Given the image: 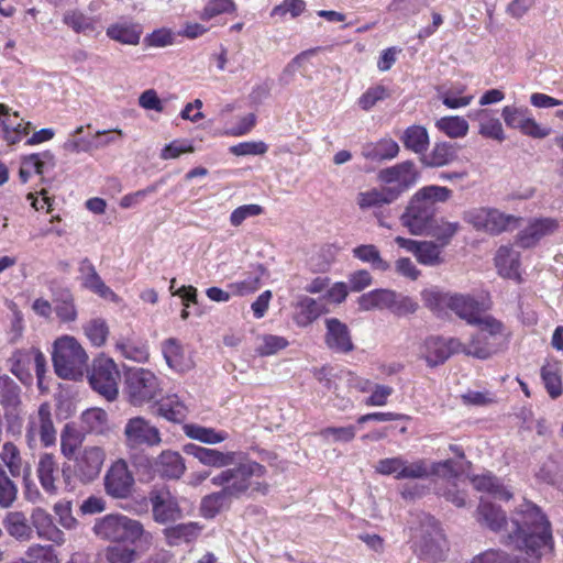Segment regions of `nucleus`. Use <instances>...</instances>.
I'll return each mask as SVG.
<instances>
[{
  "instance_id": "61",
  "label": "nucleus",
  "mask_w": 563,
  "mask_h": 563,
  "mask_svg": "<svg viewBox=\"0 0 563 563\" xmlns=\"http://www.w3.org/2000/svg\"><path fill=\"white\" fill-rule=\"evenodd\" d=\"M55 312L62 322H71L77 318V309L74 303L73 296L69 292L62 295V298L56 301Z\"/></svg>"
},
{
  "instance_id": "63",
  "label": "nucleus",
  "mask_w": 563,
  "mask_h": 563,
  "mask_svg": "<svg viewBox=\"0 0 563 563\" xmlns=\"http://www.w3.org/2000/svg\"><path fill=\"white\" fill-rule=\"evenodd\" d=\"M32 563H59L56 552L51 545H33L26 552Z\"/></svg>"
},
{
  "instance_id": "42",
  "label": "nucleus",
  "mask_w": 563,
  "mask_h": 563,
  "mask_svg": "<svg viewBox=\"0 0 563 563\" xmlns=\"http://www.w3.org/2000/svg\"><path fill=\"white\" fill-rule=\"evenodd\" d=\"M401 142L407 150L423 154L430 144L429 133L422 125H411L404 131Z\"/></svg>"
},
{
  "instance_id": "2",
  "label": "nucleus",
  "mask_w": 563,
  "mask_h": 563,
  "mask_svg": "<svg viewBox=\"0 0 563 563\" xmlns=\"http://www.w3.org/2000/svg\"><path fill=\"white\" fill-rule=\"evenodd\" d=\"M235 465L233 468L222 471L213 477V485L221 490L213 492V515L233 498L251 490L266 494L267 485L260 479L265 474V467L257 462L245 460L240 453L220 452L213 450V467Z\"/></svg>"
},
{
  "instance_id": "58",
  "label": "nucleus",
  "mask_w": 563,
  "mask_h": 563,
  "mask_svg": "<svg viewBox=\"0 0 563 563\" xmlns=\"http://www.w3.org/2000/svg\"><path fill=\"white\" fill-rule=\"evenodd\" d=\"M18 496L16 485L8 476L5 470L0 464V507L9 508L13 505Z\"/></svg>"
},
{
  "instance_id": "11",
  "label": "nucleus",
  "mask_w": 563,
  "mask_h": 563,
  "mask_svg": "<svg viewBox=\"0 0 563 563\" xmlns=\"http://www.w3.org/2000/svg\"><path fill=\"white\" fill-rule=\"evenodd\" d=\"M10 371L20 380L30 377V372L34 368L37 386L43 388L45 373H46V358L44 354L36 347L16 350L9 358Z\"/></svg>"
},
{
  "instance_id": "31",
  "label": "nucleus",
  "mask_w": 563,
  "mask_h": 563,
  "mask_svg": "<svg viewBox=\"0 0 563 563\" xmlns=\"http://www.w3.org/2000/svg\"><path fill=\"white\" fill-rule=\"evenodd\" d=\"M107 36L125 45H136L140 42L142 26L132 21L122 20L107 27Z\"/></svg>"
},
{
  "instance_id": "7",
  "label": "nucleus",
  "mask_w": 563,
  "mask_h": 563,
  "mask_svg": "<svg viewBox=\"0 0 563 563\" xmlns=\"http://www.w3.org/2000/svg\"><path fill=\"white\" fill-rule=\"evenodd\" d=\"M158 377L143 367L129 368L124 374V393L133 406H142L161 394Z\"/></svg>"
},
{
  "instance_id": "54",
  "label": "nucleus",
  "mask_w": 563,
  "mask_h": 563,
  "mask_svg": "<svg viewBox=\"0 0 563 563\" xmlns=\"http://www.w3.org/2000/svg\"><path fill=\"white\" fill-rule=\"evenodd\" d=\"M84 331L88 340L95 346H102L109 335V328L106 320L101 318H95L89 320L84 325Z\"/></svg>"
},
{
  "instance_id": "6",
  "label": "nucleus",
  "mask_w": 563,
  "mask_h": 563,
  "mask_svg": "<svg viewBox=\"0 0 563 563\" xmlns=\"http://www.w3.org/2000/svg\"><path fill=\"white\" fill-rule=\"evenodd\" d=\"M52 361L58 377L77 380L87 371L88 354L76 338L63 335L53 344Z\"/></svg>"
},
{
  "instance_id": "53",
  "label": "nucleus",
  "mask_w": 563,
  "mask_h": 563,
  "mask_svg": "<svg viewBox=\"0 0 563 563\" xmlns=\"http://www.w3.org/2000/svg\"><path fill=\"white\" fill-rule=\"evenodd\" d=\"M137 556L139 554L135 548L121 543L109 545L104 550L107 563H134Z\"/></svg>"
},
{
  "instance_id": "17",
  "label": "nucleus",
  "mask_w": 563,
  "mask_h": 563,
  "mask_svg": "<svg viewBox=\"0 0 563 563\" xmlns=\"http://www.w3.org/2000/svg\"><path fill=\"white\" fill-rule=\"evenodd\" d=\"M134 486V477L124 460L115 461L104 476V489L113 498H128Z\"/></svg>"
},
{
  "instance_id": "56",
  "label": "nucleus",
  "mask_w": 563,
  "mask_h": 563,
  "mask_svg": "<svg viewBox=\"0 0 563 563\" xmlns=\"http://www.w3.org/2000/svg\"><path fill=\"white\" fill-rule=\"evenodd\" d=\"M441 246L431 241H421L416 254L417 261L426 266H435L442 262Z\"/></svg>"
},
{
  "instance_id": "52",
  "label": "nucleus",
  "mask_w": 563,
  "mask_h": 563,
  "mask_svg": "<svg viewBox=\"0 0 563 563\" xmlns=\"http://www.w3.org/2000/svg\"><path fill=\"white\" fill-rule=\"evenodd\" d=\"M452 292H444L437 287H431L421 291L423 303L437 313H442L448 309Z\"/></svg>"
},
{
  "instance_id": "36",
  "label": "nucleus",
  "mask_w": 563,
  "mask_h": 563,
  "mask_svg": "<svg viewBox=\"0 0 563 563\" xmlns=\"http://www.w3.org/2000/svg\"><path fill=\"white\" fill-rule=\"evenodd\" d=\"M472 484L477 490L498 499L509 500L512 497V492L492 473L473 476Z\"/></svg>"
},
{
  "instance_id": "29",
  "label": "nucleus",
  "mask_w": 563,
  "mask_h": 563,
  "mask_svg": "<svg viewBox=\"0 0 563 563\" xmlns=\"http://www.w3.org/2000/svg\"><path fill=\"white\" fill-rule=\"evenodd\" d=\"M36 474L42 488L51 494L56 495L58 487L56 485L58 476V466L55 456L52 453H44L40 456Z\"/></svg>"
},
{
  "instance_id": "39",
  "label": "nucleus",
  "mask_w": 563,
  "mask_h": 563,
  "mask_svg": "<svg viewBox=\"0 0 563 563\" xmlns=\"http://www.w3.org/2000/svg\"><path fill=\"white\" fill-rule=\"evenodd\" d=\"M86 434L74 423H66L60 432V453L64 457L71 460L75 453L85 441Z\"/></svg>"
},
{
  "instance_id": "8",
  "label": "nucleus",
  "mask_w": 563,
  "mask_h": 563,
  "mask_svg": "<svg viewBox=\"0 0 563 563\" xmlns=\"http://www.w3.org/2000/svg\"><path fill=\"white\" fill-rule=\"evenodd\" d=\"M57 432L53 421L52 408L48 402L40 405L37 410L27 418L25 441L30 449H35L40 442L49 448L56 443Z\"/></svg>"
},
{
  "instance_id": "32",
  "label": "nucleus",
  "mask_w": 563,
  "mask_h": 563,
  "mask_svg": "<svg viewBox=\"0 0 563 563\" xmlns=\"http://www.w3.org/2000/svg\"><path fill=\"white\" fill-rule=\"evenodd\" d=\"M399 153L398 143L390 137H383L363 146L362 155L369 161L383 162L394 159Z\"/></svg>"
},
{
  "instance_id": "27",
  "label": "nucleus",
  "mask_w": 563,
  "mask_h": 563,
  "mask_svg": "<svg viewBox=\"0 0 563 563\" xmlns=\"http://www.w3.org/2000/svg\"><path fill=\"white\" fill-rule=\"evenodd\" d=\"M79 420L85 434L107 435L111 431L109 416L101 408L86 409L81 412Z\"/></svg>"
},
{
  "instance_id": "59",
  "label": "nucleus",
  "mask_w": 563,
  "mask_h": 563,
  "mask_svg": "<svg viewBox=\"0 0 563 563\" xmlns=\"http://www.w3.org/2000/svg\"><path fill=\"white\" fill-rule=\"evenodd\" d=\"M82 285L91 290L92 292L97 294L103 299L118 302L119 297L115 292H113L101 279L98 273L89 275L86 277V279L82 282Z\"/></svg>"
},
{
  "instance_id": "20",
  "label": "nucleus",
  "mask_w": 563,
  "mask_h": 563,
  "mask_svg": "<svg viewBox=\"0 0 563 563\" xmlns=\"http://www.w3.org/2000/svg\"><path fill=\"white\" fill-rule=\"evenodd\" d=\"M153 518L158 523L176 521L181 517L177 498L166 487L152 490L150 494Z\"/></svg>"
},
{
  "instance_id": "23",
  "label": "nucleus",
  "mask_w": 563,
  "mask_h": 563,
  "mask_svg": "<svg viewBox=\"0 0 563 563\" xmlns=\"http://www.w3.org/2000/svg\"><path fill=\"white\" fill-rule=\"evenodd\" d=\"M153 468L162 478L179 479L186 471V464L178 452L165 450L155 459Z\"/></svg>"
},
{
  "instance_id": "44",
  "label": "nucleus",
  "mask_w": 563,
  "mask_h": 563,
  "mask_svg": "<svg viewBox=\"0 0 563 563\" xmlns=\"http://www.w3.org/2000/svg\"><path fill=\"white\" fill-rule=\"evenodd\" d=\"M461 224L457 221H448L443 218L433 220L424 235L434 238L440 246H446L453 236L460 231Z\"/></svg>"
},
{
  "instance_id": "1",
  "label": "nucleus",
  "mask_w": 563,
  "mask_h": 563,
  "mask_svg": "<svg viewBox=\"0 0 563 563\" xmlns=\"http://www.w3.org/2000/svg\"><path fill=\"white\" fill-rule=\"evenodd\" d=\"M477 520L498 533L503 543L526 554L521 563H538L543 554L553 549L551 523L542 509L530 500L523 499L507 520L499 506L482 498Z\"/></svg>"
},
{
  "instance_id": "15",
  "label": "nucleus",
  "mask_w": 563,
  "mask_h": 563,
  "mask_svg": "<svg viewBox=\"0 0 563 563\" xmlns=\"http://www.w3.org/2000/svg\"><path fill=\"white\" fill-rule=\"evenodd\" d=\"M106 451L99 445H86L74 457V473L80 483L87 484L95 481L104 464Z\"/></svg>"
},
{
  "instance_id": "18",
  "label": "nucleus",
  "mask_w": 563,
  "mask_h": 563,
  "mask_svg": "<svg viewBox=\"0 0 563 563\" xmlns=\"http://www.w3.org/2000/svg\"><path fill=\"white\" fill-rule=\"evenodd\" d=\"M463 343L455 338H428L420 350L421 357L431 367L443 364L452 354L463 353Z\"/></svg>"
},
{
  "instance_id": "25",
  "label": "nucleus",
  "mask_w": 563,
  "mask_h": 563,
  "mask_svg": "<svg viewBox=\"0 0 563 563\" xmlns=\"http://www.w3.org/2000/svg\"><path fill=\"white\" fill-rule=\"evenodd\" d=\"M325 343L331 350L341 353H347L353 350L354 346L346 324L335 318H331L325 320Z\"/></svg>"
},
{
  "instance_id": "13",
  "label": "nucleus",
  "mask_w": 563,
  "mask_h": 563,
  "mask_svg": "<svg viewBox=\"0 0 563 563\" xmlns=\"http://www.w3.org/2000/svg\"><path fill=\"white\" fill-rule=\"evenodd\" d=\"M378 180L386 185V189L393 191V198L397 200L404 192L410 189L419 179V173L410 161H405L378 172Z\"/></svg>"
},
{
  "instance_id": "5",
  "label": "nucleus",
  "mask_w": 563,
  "mask_h": 563,
  "mask_svg": "<svg viewBox=\"0 0 563 563\" xmlns=\"http://www.w3.org/2000/svg\"><path fill=\"white\" fill-rule=\"evenodd\" d=\"M92 530L98 538L104 541L139 543L142 551H147L153 545V533L145 530L139 520L125 515L110 514L98 518Z\"/></svg>"
},
{
  "instance_id": "64",
  "label": "nucleus",
  "mask_w": 563,
  "mask_h": 563,
  "mask_svg": "<svg viewBox=\"0 0 563 563\" xmlns=\"http://www.w3.org/2000/svg\"><path fill=\"white\" fill-rule=\"evenodd\" d=\"M468 563H521V561L518 556L511 558L504 551L488 550L476 555Z\"/></svg>"
},
{
  "instance_id": "19",
  "label": "nucleus",
  "mask_w": 563,
  "mask_h": 563,
  "mask_svg": "<svg viewBox=\"0 0 563 563\" xmlns=\"http://www.w3.org/2000/svg\"><path fill=\"white\" fill-rule=\"evenodd\" d=\"M32 124L20 118L18 111L0 103V137L9 145L21 142L29 135Z\"/></svg>"
},
{
  "instance_id": "21",
  "label": "nucleus",
  "mask_w": 563,
  "mask_h": 563,
  "mask_svg": "<svg viewBox=\"0 0 563 563\" xmlns=\"http://www.w3.org/2000/svg\"><path fill=\"white\" fill-rule=\"evenodd\" d=\"M559 228V222L554 218H539L532 220L526 229L517 235V243L529 249L534 246L542 238L552 234Z\"/></svg>"
},
{
  "instance_id": "26",
  "label": "nucleus",
  "mask_w": 563,
  "mask_h": 563,
  "mask_svg": "<svg viewBox=\"0 0 563 563\" xmlns=\"http://www.w3.org/2000/svg\"><path fill=\"white\" fill-rule=\"evenodd\" d=\"M31 520L40 538L52 541L57 545L65 542L64 532L57 528L52 516L44 509L40 507L33 509Z\"/></svg>"
},
{
  "instance_id": "33",
  "label": "nucleus",
  "mask_w": 563,
  "mask_h": 563,
  "mask_svg": "<svg viewBox=\"0 0 563 563\" xmlns=\"http://www.w3.org/2000/svg\"><path fill=\"white\" fill-rule=\"evenodd\" d=\"M162 352L167 365L176 372H186L191 366V361L186 355L180 342L169 338L162 343Z\"/></svg>"
},
{
  "instance_id": "35",
  "label": "nucleus",
  "mask_w": 563,
  "mask_h": 563,
  "mask_svg": "<svg viewBox=\"0 0 563 563\" xmlns=\"http://www.w3.org/2000/svg\"><path fill=\"white\" fill-rule=\"evenodd\" d=\"M541 379L549 396L552 399L559 398L563 394L561 362L558 360H547L541 367Z\"/></svg>"
},
{
  "instance_id": "10",
  "label": "nucleus",
  "mask_w": 563,
  "mask_h": 563,
  "mask_svg": "<svg viewBox=\"0 0 563 563\" xmlns=\"http://www.w3.org/2000/svg\"><path fill=\"white\" fill-rule=\"evenodd\" d=\"M464 220L477 231L499 234L517 228L520 218L504 213L495 208L482 207L465 212Z\"/></svg>"
},
{
  "instance_id": "50",
  "label": "nucleus",
  "mask_w": 563,
  "mask_h": 563,
  "mask_svg": "<svg viewBox=\"0 0 563 563\" xmlns=\"http://www.w3.org/2000/svg\"><path fill=\"white\" fill-rule=\"evenodd\" d=\"M115 351L123 357L137 363H145L148 361L150 353L145 344L135 343L129 339H119L115 342Z\"/></svg>"
},
{
  "instance_id": "40",
  "label": "nucleus",
  "mask_w": 563,
  "mask_h": 563,
  "mask_svg": "<svg viewBox=\"0 0 563 563\" xmlns=\"http://www.w3.org/2000/svg\"><path fill=\"white\" fill-rule=\"evenodd\" d=\"M456 158V145L449 142H439L434 144L431 152L423 158V164L429 167H442L453 163Z\"/></svg>"
},
{
  "instance_id": "46",
  "label": "nucleus",
  "mask_w": 563,
  "mask_h": 563,
  "mask_svg": "<svg viewBox=\"0 0 563 563\" xmlns=\"http://www.w3.org/2000/svg\"><path fill=\"white\" fill-rule=\"evenodd\" d=\"M435 126L450 139H462L470 130L468 122L460 115L442 117L437 120Z\"/></svg>"
},
{
  "instance_id": "3",
  "label": "nucleus",
  "mask_w": 563,
  "mask_h": 563,
  "mask_svg": "<svg viewBox=\"0 0 563 563\" xmlns=\"http://www.w3.org/2000/svg\"><path fill=\"white\" fill-rule=\"evenodd\" d=\"M374 468L377 474L393 476L397 481L427 479L435 476L444 478L453 485L461 471L453 460L429 462L426 459H416L408 461L402 455L382 459Z\"/></svg>"
},
{
  "instance_id": "34",
  "label": "nucleus",
  "mask_w": 563,
  "mask_h": 563,
  "mask_svg": "<svg viewBox=\"0 0 563 563\" xmlns=\"http://www.w3.org/2000/svg\"><path fill=\"white\" fill-rule=\"evenodd\" d=\"M391 192L385 187L360 191L356 195V205L362 211L379 209L396 201Z\"/></svg>"
},
{
  "instance_id": "51",
  "label": "nucleus",
  "mask_w": 563,
  "mask_h": 563,
  "mask_svg": "<svg viewBox=\"0 0 563 563\" xmlns=\"http://www.w3.org/2000/svg\"><path fill=\"white\" fill-rule=\"evenodd\" d=\"M288 345V340L282 335L262 334L257 336L255 351L261 356H271L286 349Z\"/></svg>"
},
{
  "instance_id": "43",
  "label": "nucleus",
  "mask_w": 563,
  "mask_h": 563,
  "mask_svg": "<svg viewBox=\"0 0 563 563\" xmlns=\"http://www.w3.org/2000/svg\"><path fill=\"white\" fill-rule=\"evenodd\" d=\"M322 313V305L310 297H302L296 305L294 320L299 327H307Z\"/></svg>"
},
{
  "instance_id": "49",
  "label": "nucleus",
  "mask_w": 563,
  "mask_h": 563,
  "mask_svg": "<svg viewBox=\"0 0 563 563\" xmlns=\"http://www.w3.org/2000/svg\"><path fill=\"white\" fill-rule=\"evenodd\" d=\"M63 22L74 32L86 34L87 32L95 31L98 20L79 10H68L63 15Z\"/></svg>"
},
{
  "instance_id": "48",
  "label": "nucleus",
  "mask_w": 563,
  "mask_h": 563,
  "mask_svg": "<svg viewBox=\"0 0 563 563\" xmlns=\"http://www.w3.org/2000/svg\"><path fill=\"white\" fill-rule=\"evenodd\" d=\"M353 256L363 263L369 264L374 269L386 272L390 268V264L385 261L373 244H362L353 249Z\"/></svg>"
},
{
  "instance_id": "14",
  "label": "nucleus",
  "mask_w": 563,
  "mask_h": 563,
  "mask_svg": "<svg viewBox=\"0 0 563 563\" xmlns=\"http://www.w3.org/2000/svg\"><path fill=\"white\" fill-rule=\"evenodd\" d=\"M501 118L509 129L518 130L523 135L544 139L551 134V129L540 125L527 107L505 106Z\"/></svg>"
},
{
  "instance_id": "41",
  "label": "nucleus",
  "mask_w": 563,
  "mask_h": 563,
  "mask_svg": "<svg viewBox=\"0 0 563 563\" xmlns=\"http://www.w3.org/2000/svg\"><path fill=\"white\" fill-rule=\"evenodd\" d=\"M395 298V290L391 289H375L363 294L358 298L360 309L369 311L373 309H388L390 310L393 300Z\"/></svg>"
},
{
  "instance_id": "47",
  "label": "nucleus",
  "mask_w": 563,
  "mask_h": 563,
  "mask_svg": "<svg viewBox=\"0 0 563 563\" xmlns=\"http://www.w3.org/2000/svg\"><path fill=\"white\" fill-rule=\"evenodd\" d=\"M4 527L8 533L18 540H29L32 536V528L22 511L9 512L4 519Z\"/></svg>"
},
{
  "instance_id": "55",
  "label": "nucleus",
  "mask_w": 563,
  "mask_h": 563,
  "mask_svg": "<svg viewBox=\"0 0 563 563\" xmlns=\"http://www.w3.org/2000/svg\"><path fill=\"white\" fill-rule=\"evenodd\" d=\"M0 405L4 410L19 409L22 405L21 388L10 377L8 382L0 387Z\"/></svg>"
},
{
  "instance_id": "45",
  "label": "nucleus",
  "mask_w": 563,
  "mask_h": 563,
  "mask_svg": "<svg viewBox=\"0 0 563 563\" xmlns=\"http://www.w3.org/2000/svg\"><path fill=\"white\" fill-rule=\"evenodd\" d=\"M265 275V267L258 264L252 267V271L245 279L230 284L229 288L234 296H245L252 294L260 288L262 279Z\"/></svg>"
},
{
  "instance_id": "9",
  "label": "nucleus",
  "mask_w": 563,
  "mask_h": 563,
  "mask_svg": "<svg viewBox=\"0 0 563 563\" xmlns=\"http://www.w3.org/2000/svg\"><path fill=\"white\" fill-rule=\"evenodd\" d=\"M119 380L120 372L112 358L100 355L93 360L89 383L95 391L112 401L119 395Z\"/></svg>"
},
{
  "instance_id": "38",
  "label": "nucleus",
  "mask_w": 563,
  "mask_h": 563,
  "mask_svg": "<svg viewBox=\"0 0 563 563\" xmlns=\"http://www.w3.org/2000/svg\"><path fill=\"white\" fill-rule=\"evenodd\" d=\"M158 415L172 422H183L188 413V407L178 395H168L158 404Z\"/></svg>"
},
{
  "instance_id": "16",
  "label": "nucleus",
  "mask_w": 563,
  "mask_h": 563,
  "mask_svg": "<svg viewBox=\"0 0 563 563\" xmlns=\"http://www.w3.org/2000/svg\"><path fill=\"white\" fill-rule=\"evenodd\" d=\"M123 433L125 444L130 449L157 446L162 443L159 430L143 417L129 419Z\"/></svg>"
},
{
  "instance_id": "60",
  "label": "nucleus",
  "mask_w": 563,
  "mask_h": 563,
  "mask_svg": "<svg viewBox=\"0 0 563 563\" xmlns=\"http://www.w3.org/2000/svg\"><path fill=\"white\" fill-rule=\"evenodd\" d=\"M356 434L354 426L327 427L320 431V435L330 442H351Z\"/></svg>"
},
{
  "instance_id": "22",
  "label": "nucleus",
  "mask_w": 563,
  "mask_h": 563,
  "mask_svg": "<svg viewBox=\"0 0 563 563\" xmlns=\"http://www.w3.org/2000/svg\"><path fill=\"white\" fill-rule=\"evenodd\" d=\"M467 118L478 122V133L486 139L503 142L506 134L501 121L489 109H475L467 113Z\"/></svg>"
},
{
  "instance_id": "62",
  "label": "nucleus",
  "mask_w": 563,
  "mask_h": 563,
  "mask_svg": "<svg viewBox=\"0 0 563 563\" xmlns=\"http://www.w3.org/2000/svg\"><path fill=\"white\" fill-rule=\"evenodd\" d=\"M194 152L192 143L189 140L178 139L166 144L159 154L162 159H175L180 155Z\"/></svg>"
},
{
  "instance_id": "28",
  "label": "nucleus",
  "mask_w": 563,
  "mask_h": 563,
  "mask_svg": "<svg viewBox=\"0 0 563 563\" xmlns=\"http://www.w3.org/2000/svg\"><path fill=\"white\" fill-rule=\"evenodd\" d=\"M448 309L472 325L484 310L482 305L472 296L462 294H452Z\"/></svg>"
},
{
  "instance_id": "4",
  "label": "nucleus",
  "mask_w": 563,
  "mask_h": 563,
  "mask_svg": "<svg viewBox=\"0 0 563 563\" xmlns=\"http://www.w3.org/2000/svg\"><path fill=\"white\" fill-rule=\"evenodd\" d=\"M452 190L444 186L429 185L420 188L408 202L400 217L401 224L412 235H424L434 220L438 202H446Z\"/></svg>"
},
{
  "instance_id": "57",
  "label": "nucleus",
  "mask_w": 563,
  "mask_h": 563,
  "mask_svg": "<svg viewBox=\"0 0 563 563\" xmlns=\"http://www.w3.org/2000/svg\"><path fill=\"white\" fill-rule=\"evenodd\" d=\"M0 459L9 468L12 476L20 475L22 459L18 446L12 442H5L0 452Z\"/></svg>"
},
{
  "instance_id": "12",
  "label": "nucleus",
  "mask_w": 563,
  "mask_h": 563,
  "mask_svg": "<svg viewBox=\"0 0 563 563\" xmlns=\"http://www.w3.org/2000/svg\"><path fill=\"white\" fill-rule=\"evenodd\" d=\"M473 325H476L483 334L492 338V343H485L483 346L473 350L476 358L486 360L490 357L503 350L508 342L510 332L500 320L490 314L482 313Z\"/></svg>"
},
{
  "instance_id": "37",
  "label": "nucleus",
  "mask_w": 563,
  "mask_h": 563,
  "mask_svg": "<svg viewBox=\"0 0 563 563\" xmlns=\"http://www.w3.org/2000/svg\"><path fill=\"white\" fill-rule=\"evenodd\" d=\"M166 543L169 547H177L183 543H189L198 538L200 528L197 523H180L163 530Z\"/></svg>"
},
{
  "instance_id": "24",
  "label": "nucleus",
  "mask_w": 563,
  "mask_h": 563,
  "mask_svg": "<svg viewBox=\"0 0 563 563\" xmlns=\"http://www.w3.org/2000/svg\"><path fill=\"white\" fill-rule=\"evenodd\" d=\"M495 265L501 277L521 282L520 254L511 246L501 245L497 250Z\"/></svg>"
},
{
  "instance_id": "30",
  "label": "nucleus",
  "mask_w": 563,
  "mask_h": 563,
  "mask_svg": "<svg viewBox=\"0 0 563 563\" xmlns=\"http://www.w3.org/2000/svg\"><path fill=\"white\" fill-rule=\"evenodd\" d=\"M54 164V155L48 151L23 156L19 170L20 180L25 184L33 175L43 174L46 166L53 167Z\"/></svg>"
}]
</instances>
